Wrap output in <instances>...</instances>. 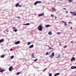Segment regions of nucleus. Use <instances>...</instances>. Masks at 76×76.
Returning a JSON list of instances; mask_svg holds the SVG:
<instances>
[{
  "label": "nucleus",
  "instance_id": "16",
  "mask_svg": "<svg viewBox=\"0 0 76 76\" xmlns=\"http://www.w3.org/2000/svg\"><path fill=\"white\" fill-rule=\"evenodd\" d=\"M4 56H5V55H1V58H4Z\"/></svg>",
  "mask_w": 76,
  "mask_h": 76
},
{
  "label": "nucleus",
  "instance_id": "31",
  "mask_svg": "<svg viewBox=\"0 0 76 76\" xmlns=\"http://www.w3.org/2000/svg\"><path fill=\"white\" fill-rule=\"evenodd\" d=\"M69 25H70L69 23H71L72 24V22H69Z\"/></svg>",
  "mask_w": 76,
  "mask_h": 76
},
{
  "label": "nucleus",
  "instance_id": "26",
  "mask_svg": "<svg viewBox=\"0 0 76 76\" xmlns=\"http://www.w3.org/2000/svg\"><path fill=\"white\" fill-rule=\"evenodd\" d=\"M57 34H58V35H60V34H61V33H60V32H57L56 33Z\"/></svg>",
  "mask_w": 76,
  "mask_h": 76
},
{
  "label": "nucleus",
  "instance_id": "41",
  "mask_svg": "<svg viewBox=\"0 0 76 76\" xmlns=\"http://www.w3.org/2000/svg\"><path fill=\"white\" fill-rule=\"evenodd\" d=\"M21 6H19L18 7H21Z\"/></svg>",
  "mask_w": 76,
  "mask_h": 76
},
{
  "label": "nucleus",
  "instance_id": "29",
  "mask_svg": "<svg viewBox=\"0 0 76 76\" xmlns=\"http://www.w3.org/2000/svg\"><path fill=\"white\" fill-rule=\"evenodd\" d=\"M49 76H52V74L51 73L49 74Z\"/></svg>",
  "mask_w": 76,
  "mask_h": 76
},
{
  "label": "nucleus",
  "instance_id": "18",
  "mask_svg": "<svg viewBox=\"0 0 76 76\" xmlns=\"http://www.w3.org/2000/svg\"><path fill=\"white\" fill-rule=\"evenodd\" d=\"M16 7H17L18 6H19V3H18V4H16Z\"/></svg>",
  "mask_w": 76,
  "mask_h": 76
},
{
  "label": "nucleus",
  "instance_id": "43",
  "mask_svg": "<svg viewBox=\"0 0 76 76\" xmlns=\"http://www.w3.org/2000/svg\"><path fill=\"white\" fill-rule=\"evenodd\" d=\"M62 23H64V22H64V21H62Z\"/></svg>",
  "mask_w": 76,
  "mask_h": 76
},
{
  "label": "nucleus",
  "instance_id": "4",
  "mask_svg": "<svg viewBox=\"0 0 76 76\" xmlns=\"http://www.w3.org/2000/svg\"><path fill=\"white\" fill-rule=\"evenodd\" d=\"M44 13H42L41 14H39L38 16L39 17H40V16H44Z\"/></svg>",
  "mask_w": 76,
  "mask_h": 76
},
{
  "label": "nucleus",
  "instance_id": "1",
  "mask_svg": "<svg viewBox=\"0 0 76 76\" xmlns=\"http://www.w3.org/2000/svg\"><path fill=\"white\" fill-rule=\"evenodd\" d=\"M43 28V27H42V25H40L38 27V29L39 31H41L42 30V28Z\"/></svg>",
  "mask_w": 76,
  "mask_h": 76
},
{
  "label": "nucleus",
  "instance_id": "19",
  "mask_svg": "<svg viewBox=\"0 0 76 76\" xmlns=\"http://www.w3.org/2000/svg\"><path fill=\"white\" fill-rule=\"evenodd\" d=\"M17 31H18V29H15L13 30V31H15V32H17Z\"/></svg>",
  "mask_w": 76,
  "mask_h": 76
},
{
  "label": "nucleus",
  "instance_id": "6",
  "mask_svg": "<svg viewBox=\"0 0 76 76\" xmlns=\"http://www.w3.org/2000/svg\"><path fill=\"white\" fill-rule=\"evenodd\" d=\"M12 70H13V67L12 66H11L9 68V71H10V72H11Z\"/></svg>",
  "mask_w": 76,
  "mask_h": 76
},
{
  "label": "nucleus",
  "instance_id": "35",
  "mask_svg": "<svg viewBox=\"0 0 76 76\" xmlns=\"http://www.w3.org/2000/svg\"><path fill=\"white\" fill-rule=\"evenodd\" d=\"M10 51H12V50H13L12 49H11L10 50Z\"/></svg>",
  "mask_w": 76,
  "mask_h": 76
},
{
  "label": "nucleus",
  "instance_id": "21",
  "mask_svg": "<svg viewBox=\"0 0 76 76\" xmlns=\"http://www.w3.org/2000/svg\"><path fill=\"white\" fill-rule=\"evenodd\" d=\"M73 0H69L68 1L69 2H70V3H71V2H72Z\"/></svg>",
  "mask_w": 76,
  "mask_h": 76
},
{
  "label": "nucleus",
  "instance_id": "12",
  "mask_svg": "<svg viewBox=\"0 0 76 76\" xmlns=\"http://www.w3.org/2000/svg\"><path fill=\"white\" fill-rule=\"evenodd\" d=\"M71 68V69H76V67H75V66H72Z\"/></svg>",
  "mask_w": 76,
  "mask_h": 76
},
{
  "label": "nucleus",
  "instance_id": "30",
  "mask_svg": "<svg viewBox=\"0 0 76 76\" xmlns=\"http://www.w3.org/2000/svg\"><path fill=\"white\" fill-rule=\"evenodd\" d=\"M52 9H53V10H56V9H55V8H52Z\"/></svg>",
  "mask_w": 76,
  "mask_h": 76
},
{
  "label": "nucleus",
  "instance_id": "46",
  "mask_svg": "<svg viewBox=\"0 0 76 76\" xmlns=\"http://www.w3.org/2000/svg\"><path fill=\"white\" fill-rule=\"evenodd\" d=\"M66 13H68V12H67V11H66Z\"/></svg>",
  "mask_w": 76,
  "mask_h": 76
},
{
  "label": "nucleus",
  "instance_id": "8",
  "mask_svg": "<svg viewBox=\"0 0 76 76\" xmlns=\"http://www.w3.org/2000/svg\"><path fill=\"white\" fill-rule=\"evenodd\" d=\"M50 54V52H46V56H47V55H48Z\"/></svg>",
  "mask_w": 76,
  "mask_h": 76
},
{
  "label": "nucleus",
  "instance_id": "7",
  "mask_svg": "<svg viewBox=\"0 0 76 76\" xmlns=\"http://www.w3.org/2000/svg\"><path fill=\"white\" fill-rule=\"evenodd\" d=\"M20 42V41H18V42H15V44L17 45Z\"/></svg>",
  "mask_w": 76,
  "mask_h": 76
},
{
  "label": "nucleus",
  "instance_id": "44",
  "mask_svg": "<svg viewBox=\"0 0 76 76\" xmlns=\"http://www.w3.org/2000/svg\"><path fill=\"white\" fill-rule=\"evenodd\" d=\"M63 9L64 10V9H65V10H66V9L65 8H64Z\"/></svg>",
  "mask_w": 76,
  "mask_h": 76
},
{
  "label": "nucleus",
  "instance_id": "5",
  "mask_svg": "<svg viewBox=\"0 0 76 76\" xmlns=\"http://www.w3.org/2000/svg\"><path fill=\"white\" fill-rule=\"evenodd\" d=\"M71 61H75V57H72L71 60Z\"/></svg>",
  "mask_w": 76,
  "mask_h": 76
},
{
  "label": "nucleus",
  "instance_id": "33",
  "mask_svg": "<svg viewBox=\"0 0 76 76\" xmlns=\"http://www.w3.org/2000/svg\"><path fill=\"white\" fill-rule=\"evenodd\" d=\"M37 61V59H36L34 60V61Z\"/></svg>",
  "mask_w": 76,
  "mask_h": 76
},
{
  "label": "nucleus",
  "instance_id": "34",
  "mask_svg": "<svg viewBox=\"0 0 76 76\" xmlns=\"http://www.w3.org/2000/svg\"><path fill=\"white\" fill-rule=\"evenodd\" d=\"M51 17H54V15H53L52 14L51 15Z\"/></svg>",
  "mask_w": 76,
  "mask_h": 76
},
{
  "label": "nucleus",
  "instance_id": "51",
  "mask_svg": "<svg viewBox=\"0 0 76 76\" xmlns=\"http://www.w3.org/2000/svg\"><path fill=\"white\" fill-rule=\"evenodd\" d=\"M60 0V1H61V0Z\"/></svg>",
  "mask_w": 76,
  "mask_h": 76
},
{
  "label": "nucleus",
  "instance_id": "40",
  "mask_svg": "<svg viewBox=\"0 0 76 76\" xmlns=\"http://www.w3.org/2000/svg\"><path fill=\"white\" fill-rule=\"evenodd\" d=\"M70 29H72V27H71V28H70Z\"/></svg>",
  "mask_w": 76,
  "mask_h": 76
},
{
  "label": "nucleus",
  "instance_id": "24",
  "mask_svg": "<svg viewBox=\"0 0 76 76\" xmlns=\"http://www.w3.org/2000/svg\"><path fill=\"white\" fill-rule=\"evenodd\" d=\"M14 58V56H12L11 57V59H12V58Z\"/></svg>",
  "mask_w": 76,
  "mask_h": 76
},
{
  "label": "nucleus",
  "instance_id": "32",
  "mask_svg": "<svg viewBox=\"0 0 76 76\" xmlns=\"http://www.w3.org/2000/svg\"><path fill=\"white\" fill-rule=\"evenodd\" d=\"M12 28L13 29H16V28L15 27H13Z\"/></svg>",
  "mask_w": 76,
  "mask_h": 76
},
{
  "label": "nucleus",
  "instance_id": "17",
  "mask_svg": "<svg viewBox=\"0 0 76 76\" xmlns=\"http://www.w3.org/2000/svg\"><path fill=\"white\" fill-rule=\"evenodd\" d=\"M73 14L74 15V16H76V12H74L73 13Z\"/></svg>",
  "mask_w": 76,
  "mask_h": 76
},
{
  "label": "nucleus",
  "instance_id": "37",
  "mask_svg": "<svg viewBox=\"0 0 76 76\" xmlns=\"http://www.w3.org/2000/svg\"><path fill=\"white\" fill-rule=\"evenodd\" d=\"M59 57H60V56H59V55L57 57V58H59Z\"/></svg>",
  "mask_w": 76,
  "mask_h": 76
},
{
  "label": "nucleus",
  "instance_id": "45",
  "mask_svg": "<svg viewBox=\"0 0 76 76\" xmlns=\"http://www.w3.org/2000/svg\"><path fill=\"white\" fill-rule=\"evenodd\" d=\"M17 18H20V17H18Z\"/></svg>",
  "mask_w": 76,
  "mask_h": 76
},
{
  "label": "nucleus",
  "instance_id": "11",
  "mask_svg": "<svg viewBox=\"0 0 76 76\" xmlns=\"http://www.w3.org/2000/svg\"><path fill=\"white\" fill-rule=\"evenodd\" d=\"M34 47V45H31L30 46H29V48H32Z\"/></svg>",
  "mask_w": 76,
  "mask_h": 76
},
{
  "label": "nucleus",
  "instance_id": "27",
  "mask_svg": "<svg viewBox=\"0 0 76 76\" xmlns=\"http://www.w3.org/2000/svg\"><path fill=\"white\" fill-rule=\"evenodd\" d=\"M49 48L50 50H52V49H53V48H50V47H49Z\"/></svg>",
  "mask_w": 76,
  "mask_h": 76
},
{
  "label": "nucleus",
  "instance_id": "14",
  "mask_svg": "<svg viewBox=\"0 0 76 76\" xmlns=\"http://www.w3.org/2000/svg\"><path fill=\"white\" fill-rule=\"evenodd\" d=\"M60 75V73H57V74H56L54 76H58V75Z\"/></svg>",
  "mask_w": 76,
  "mask_h": 76
},
{
  "label": "nucleus",
  "instance_id": "50",
  "mask_svg": "<svg viewBox=\"0 0 76 76\" xmlns=\"http://www.w3.org/2000/svg\"><path fill=\"white\" fill-rule=\"evenodd\" d=\"M1 70V68H0V70Z\"/></svg>",
  "mask_w": 76,
  "mask_h": 76
},
{
  "label": "nucleus",
  "instance_id": "49",
  "mask_svg": "<svg viewBox=\"0 0 76 76\" xmlns=\"http://www.w3.org/2000/svg\"><path fill=\"white\" fill-rule=\"evenodd\" d=\"M55 19H57V17H55Z\"/></svg>",
  "mask_w": 76,
  "mask_h": 76
},
{
  "label": "nucleus",
  "instance_id": "42",
  "mask_svg": "<svg viewBox=\"0 0 76 76\" xmlns=\"http://www.w3.org/2000/svg\"><path fill=\"white\" fill-rule=\"evenodd\" d=\"M70 13H73V12H70Z\"/></svg>",
  "mask_w": 76,
  "mask_h": 76
},
{
  "label": "nucleus",
  "instance_id": "13",
  "mask_svg": "<svg viewBox=\"0 0 76 76\" xmlns=\"http://www.w3.org/2000/svg\"><path fill=\"white\" fill-rule=\"evenodd\" d=\"M4 71H5V70H2L1 69L0 71V72H1V73H3V72H4Z\"/></svg>",
  "mask_w": 76,
  "mask_h": 76
},
{
  "label": "nucleus",
  "instance_id": "15",
  "mask_svg": "<svg viewBox=\"0 0 76 76\" xmlns=\"http://www.w3.org/2000/svg\"><path fill=\"white\" fill-rule=\"evenodd\" d=\"M30 24L29 23H27L26 24H24L23 25H29Z\"/></svg>",
  "mask_w": 76,
  "mask_h": 76
},
{
  "label": "nucleus",
  "instance_id": "47",
  "mask_svg": "<svg viewBox=\"0 0 76 76\" xmlns=\"http://www.w3.org/2000/svg\"><path fill=\"white\" fill-rule=\"evenodd\" d=\"M73 41H72L71 42V43H73Z\"/></svg>",
  "mask_w": 76,
  "mask_h": 76
},
{
  "label": "nucleus",
  "instance_id": "20",
  "mask_svg": "<svg viewBox=\"0 0 76 76\" xmlns=\"http://www.w3.org/2000/svg\"><path fill=\"white\" fill-rule=\"evenodd\" d=\"M48 34L49 35H51V34H52V32H51V31H50L48 33Z\"/></svg>",
  "mask_w": 76,
  "mask_h": 76
},
{
  "label": "nucleus",
  "instance_id": "9",
  "mask_svg": "<svg viewBox=\"0 0 76 76\" xmlns=\"http://www.w3.org/2000/svg\"><path fill=\"white\" fill-rule=\"evenodd\" d=\"M4 41V39H2L0 40V43H1V42H3Z\"/></svg>",
  "mask_w": 76,
  "mask_h": 76
},
{
  "label": "nucleus",
  "instance_id": "2",
  "mask_svg": "<svg viewBox=\"0 0 76 76\" xmlns=\"http://www.w3.org/2000/svg\"><path fill=\"white\" fill-rule=\"evenodd\" d=\"M54 56V53L53 52L51 54L50 56V58H52Z\"/></svg>",
  "mask_w": 76,
  "mask_h": 76
},
{
  "label": "nucleus",
  "instance_id": "28",
  "mask_svg": "<svg viewBox=\"0 0 76 76\" xmlns=\"http://www.w3.org/2000/svg\"><path fill=\"white\" fill-rule=\"evenodd\" d=\"M64 25H65L66 26H67V24L66 23V22H64Z\"/></svg>",
  "mask_w": 76,
  "mask_h": 76
},
{
  "label": "nucleus",
  "instance_id": "39",
  "mask_svg": "<svg viewBox=\"0 0 76 76\" xmlns=\"http://www.w3.org/2000/svg\"><path fill=\"white\" fill-rule=\"evenodd\" d=\"M47 68L45 69H44V71H45V70H47Z\"/></svg>",
  "mask_w": 76,
  "mask_h": 76
},
{
  "label": "nucleus",
  "instance_id": "3",
  "mask_svg": "<svg viewBox=\"0 0 76 76\" xmlns=\"http://www.w3.org/2000/svg\"><path fill=\"white\" fill-rule=\"evenodd\" d=\"M41 3V1H37L35 3H34V5H36L37 3Z\"/></svg>",
  "mask_w": 76,
  "mask_h": 76
},
{
  "label": "nucleus",
  "instance_id": "10",
  "mask_svg": "<svg viewBox=\"0 0 76 76\" xmlns=\"http://www.w3.org/2000/svg\"><path fill=\"white\" fill-rule=\"evenodd\" d=\"M46 28H48V27H50V25H47L45 26Z\"/></svg>",
  "mask_w": 76,
  "mask_h": 76
},
{
  "label": "nucleus",
  "instance_id": "22",
  "mask_svg": "<svg viewBox=\"0 0 76 76\" xmlns=\"http://www.w3.org/2000/svg\"><path fill=\"white\" fill-rule=\"evenodd\" d=\"M34 53H33L31 55V57L34 58Z\"/></svg>",
  "mask_w": 76,
  "mask_h": 76
},
{
  "label": "nucleus",
  "instance_id": "36",
  "mask_svg": "<svg viewBox=\"0 0 76 76\" xmlns=\"http://www.w3.org/2000/svg\"><path fill=\"white\" fill-rule=\"evenodd\" d=\"M66 47H67V46H66V45H65V46H64V47L65 48H66Z\"/></svg>",
  "mask_w": 76,
  "mask_h": 76
},
{
  "label": "nucleus",
  "instance_id": "25",
  "mask_svg": "<svg viewBox=\"0 0 76 76\" xmlns=\"http://www.w3.org/2000/svg\"><path fill=\"white\" fill-rule=\"evenodd\" d=\"M29 44H31V42H28L27 43V45H29Z\"/></svg>",
  "mask_w": 76,
  "mask_h": 76
},
{
  "label": "nucleus",
  "instance_id": "23",
  "mask_svg": "<svg viewBox=\"0 0 76 76\" xmlns=\"http://www.w3.org/2000/svg\"><path fill=\"white\" fill-rule=\"evenodd\" d=\"M20 74V72H18L17 73L16 75H19V74Z\"/></svg>",
  "mask_w": 76,
  "mask_h": 76
},
{
  "label": "nucleus",
  "instance_id": "38",
  "mask_svg": "<svg viewBox=\"0 0 76 76\" xmlns=\"http://www.w3.org/2000/svg\"><path fill=\"white\" fill-rule=\"evenodd\" d=\"M6 31H7V32H9V31H8V30L7 29Z\"/></svg>",
  "mask_w": 76,
  "mask_h": 76
},
{
  "label": "nucleus",
  "instance_id": "48",
  "mask_svg": "<svg viewBox=\"0 0 76 76\" xmlns=\"http://www.w3.org/2000/svg\"><path fill=\"white\" fill-rule=\"evenodd\" d=\"M59 42V43L60 44V45H61V43H60V42Z\"/></svg>",
  "mask_w": 76,
  "mask_h": 76
}]
</instances>
